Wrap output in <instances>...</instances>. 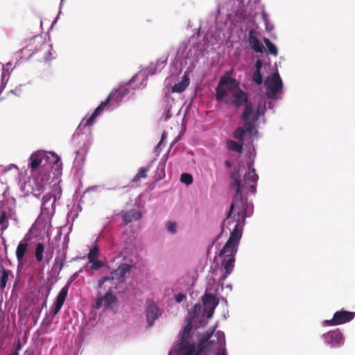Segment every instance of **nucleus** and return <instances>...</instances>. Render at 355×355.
<instances>
[{
	"mask_svg": "<svg viewBox=\"0 0 355 355\" xmlns=\"http://www.w3.org/2000/svg\"><path fill=\"white\" fill-rule=\"evenodd\" d=\"M231 178L233 180L231 186L236 189V193L227 216L223 222V227L227 226L230 231V236L218 254L219 257H223L221 263L225 270L223 279H225L233 271L235 261L234 257L238 250L247 218L248 205L247 198L243 196V189L245 187L247 181L252 183L256 182L258 180V175L255 173L254 168H250L244 175L243 184L241 183L238 173H232Z\"/></svg>",
	"mask_w": 355,
	"mask_h": 355,
	"instance_id": "obj_1",
	"label": "nucleus"
},
{
	"mask_svg": "<svg viewBox=\"0 0 355 355\" xmlns=\"http://www.w3.org/2000/svg\"><path fill=\"white\" fill-rule=\"evenodd\" d=\"M216 100L239 107L248 102V95L240 87L239 82L229 76L220 78L216 88Z\"/></svg>",
	"mask_w": 355,
	"mask_h": 355,
	"instance_id": "obj_2",
	"label": "nucleus"
},
{
	"mask_svg": "<svg viewBox=\"0 0 355 355\" xmlns=\"http://www.w3.org/2000/svg\"><path fill=\"white\" fill-rule=\"evenodd\" d=\"M192 319L187 321L181 334L177 349L179 355H201L208 345V342L213 336L211 333L207 332L199 340L197 350L192 340L191 331L192 329Z\"/></svg>",
	"mask_w": 355,
	"mask_h": 355,
	"instance_id": "obj_3",
	"label": "nucleus"
},
{
	"mask_svg": "<svg viewBox=\"0 0 355 355\" xmlns=\"http://www.w3.org/2000/svg\"><path fill=\"white\" fill-rule=\"evenodd\" d=\"M31 52V55H37V60L45 62L55 58V52L51 44L44 42L41 37H35L29 44L22 49V52Z\"/></svg>",
	"mask_w": 355,
	"mask_h": 355,
	"instance_id": "obj_4",
	"label": "nucleus"
},
{
	"mask_svg": "<svg viewBox=\"0 0 355 355\" xmlns=\"http://www.w3.org/2000/svg\"><path fill=\"white\" fill-rule=\"evenodd\" d=\"M129 89L128 87H121L118 88L116 90L112 92L107 98L102 101L101 103L95 109L94 112L88 119H84L80 125L90 126L93 124L95 119L105 109L109 108L110 103H113L114 105H116L122 98L129 93Z\"/></svg>",
	"mask_w": 355,
	"mask_h": 355,
	"instance_id": "obj_5",
	"label": "nucleus"
},
{
	"mask_svg": "<svg viewBox=\"0 0 355 355\" xmlns=\"http://www.w3.org/2000/svg\"><path fill=\"white\" fill-rule=\"evenodd\" d=\"M49 174L40 170L35 178L25 183L24 189L37 198H40V195L49 186Z\"/></svg>",
	"mask_w": 355,
	"mask_h": 355,
	"instance_id": "obj_6",
	"label": "nucleus"
},
{
	"mask_svg": "<svg viewBox=\"0 0 355 355\" xmlns=\"http://www.w3.org/2000/svg\"><path fill=\"white\" fill-rule=\"evenodd\" d=\"M132 266L128 263H121L117 269L112 271L110 277H103L98 282L97 289L101 290L103 288L106 282H110V285H114V280L116 279L118 283H123L125 281V274L129 272Z\"/></svg>",
	"mask_w": 355,
	"mask_h": 355,
	"instance_id": "obj_7",
	"label": "nucleus"
},
{
	"mask_svg": "<svg viewBox=\"0 0 355 355\" xmlns=\"http://www.w3.org/2000/svg\"><path fill=\"white\" fill-rule=\"evenodd\" d=\"M266 89V95L269 99H275L283 88V83L279 74L276 72L270 77H268L265 82Z\"/></svg>",
	"mask_w": 355,
	"mask_h": 355,
	"instance_id": "obj_8",
	"label": "nucleus"
},
{
	"mask_svg": "<svg viewBox=\"0 0 355 355\" xmlns=\"http://www.w3.org/2000/svg\"><path fill=\"white\" fill-rule=\"evenodd\" d=\"M62 189L57 185L54 184L50 193L46 194L42 198V209L49 211L50 207L53 210L55 209V202L61 198Z\"/></svg>",
	"mask_w": 355,
	"mask_h": 355,
	"instance_id": "obj_9",
	"label": "nucleus"
},
{
	"mask_svg": "<svg viewBox=\"0 0 355 355\" xmlns=\"http://www.w3.org/2000/svg\"><path fill=\"white\" fill-rule=\"evenodd\" d=\"M354 318L355 312L341 309L334 313L332 319L324 320V325L336 326L343 324L352 321Z\"/></svg>",
	"mask_w": 355,
	"mask_h": 355,
	"instance_id": "obj_10",
	"label": "nucleus"
},
{
	"mask_svg": "<svg viewBox=\"0 0 355 355\" xmlns=\"http://www.w3.org/2000/svg\"><path fill=\"white\" fill-rule=\"evenodd\" d=\"M116 288V284L115 286L110 285L108 290L105 293L104 295H101L100 293H98L97 298L96 300L95 308L98 309L102 306L108 307L112 304L115 303L116 301V297L113 293V288Z\"/></svg>",
	"mask_w": 355,
	"mask_h": 355,
	"instance_id": "obj_11",
	"label": "nucleus"
},
{
	"mask_svg": "<svg viewBox=\"0 0 355 355\" xmlns=\"http://www.w3.org/2000/svg\"><path fill=\"white\" fill-rule=\"evenodd\" d=\"M214 337L216 338V340L210 339L208 342V345L207 346L205 349H211L213 348H216L217 351L215 355H227L224 334L220 332H217L215 334Z\"/></svg>",
	"mask_w": 355,
	"mask_h": 355,
	"instance_id": "obj_12",
	"label": "nucleus"
},
{
	"mask_svg": "<svg viewBox=\"0 0 355 355\" xmlns=\"http://www.w3.org/2000/svg\"><path fill=\"white\" fill-rule=\"evenodd\" d=\"M71 282H69L66 284L59 292L56 301L54 304V307L49 311V313L54 318L58 313L60 311L62 305L64 303L66 297L67 296L68 291Z\"/></svg>",
	"mask_w": 355,
	"mask_h": 355,
	"instance_id": "obj_13",
	"label": "nucleus"
},
{
	"mask_svg": "<svg viewBox=\"0 0 355 355\" xmlns=\"http://www.w3.org/2000/svg\"><path fill=\"white\" fill-rule=\"evenodd\" d=\"M323 338L325 342L332 347L340 346L344 343L343 335L339 329L331 331L323 334Z\"/></svg>",
	"mask_w": 355,
	"mask_h": 355,
	"instance_id": "obj_14",
	"label": "nucleus"
},
{
	"mask_svg": "<svg viewBox=\"0 0 355 355\" xmlns=\"http://www.w3.org/2000/svg\"><path fill=\"white\" fill-rule=\"evenodd\" d=\"M49 158L44 151H36L32 153L29 157V168L31 171H35L36 169L42 166V162L44 159Z\"/></svg>",
	"mask_w": 355,
	"mask_h": 355,
	"instance_id": "obj_15",
	"label": "nucleus"
},
{
	"mask_svg": "<svg viewBox=\"0 0 355 355\" xmlns=\"http://www.w3.org/2000/svg\"><path fill=\"white\" fill-rule=\"evenodd\" d=\"M146 312L148 324L149 327H151L160 314L159 309L153 302H150L147 306Z\"/></svg>",
	"mask_w": 355,
	"mask_h": 355,
	"instance_id": "obj_16",
	"label": "nucleus"
},
{
	"mask_svg": "<svg viewBox=\"0 0 355 355\" xmlns=\"http://www.w3.org/2000/svg\"><path fill=\"white\" fill-rule=\"evenodd\" d=\"M121 216L124 225H128L129 223L138 220L141 218L142 214L141 211L135 209H130L129 211H122Z\"/></svg>",
	"mask_w": 355,
	"mask_h": 355,
	"instance_id": "obj_17",
	"label": "nucleus"
},
{
	"mask_svg": "<svg viewBox=\"0 0 355 355\" xmlns=\"http://www.w3.org/2000/svg\"><path fill=\"white\" fill-rule=\"evenodd\" d=\"M8 210L9 207L3 201H0V230L4 232L8 227Z\"/></svg>",
	"mask_w": 355,
	"mask_h": 355,
	"instance_id": "obj_18",
	"label": "nucleus"
},
{
	"mask_svg": "<svg viewBox=\"0 0 355 355\" xmlns=\"http://www.w3.org/2000/svg\"><path fill=\"white\" fill-rule=\"evenodd\" d=\"M248 42L250 47L257 53H262L263 51V46L256 37V31L254 30H250L248 35Z\"/></svg>",
	"mask_w": 355,
	"mask_h": 355,
	"instance_id": "obj_19",
	"label": "nucleus"
},
{
	"mask_svg": "<svg viewBox=\"0 0 355 355\" xmlns=\"http://www.w3.org/2000/svg\"><path fill=\"white\" fill-rule=\"evenodd\" d=\"M28 239L24 238L18 244L16 249V257L19 263H22L25 254L27 252L28 243Z\"/></svg>",
	"mask_w": 355,
	"mask_h": 355,
	"instance_id": "obj_20",
	"label": "nucleus"
},
{
	"mask_svg": "<svg viewBox=\"0 0 355 355\" xmlns=\"http://www.w3.org/2000/svg\"><path fill=\"white\" fill-rule=\"evenodd\" d=\"M189 83L190 81L189 76L184 74L182 76V80L179 83H175L174 86L172 87V92L178 93H181L184 92L189 86Z\"/></svg>",
	"mask_w": 355,
	"mask_h": 355,
	"instance_id": "obj_21",
	"label": "nucleus"
},
{
	"mask_svg": "<svg viewBox=\"0 0 355 355\" xmlns=\"http://www.w3.org/2000/svg\"><path fill=\"white\" fill-rule=\"evenodd\" d=\"M12 272L4 268L3 266H0V289L3 291L6 286L7 282Z\"/></svg>",
	"mask_w": 355,
	"mask_h": 355,
	"instance_id": "obj_22",
	"label": "nucleus"
},
{
	"mask_svg": "<svg viewBox=\"0 0 355 355\" xmlns=\"http://www.w3.org/2000/svg\"><path fill=\"white\" fill-rule=\"evenodd\" d=\"M202 302L205 307H212V309H215L217 306V302H216V297L213 294L206 293L203 296Z\"/></svg>",
	"mask_w": 355,
	"mask_h": 355,
	"instance_id": "obj_23",
	"label": "nucleus"
},
{
	"mask_svg": "<svg viewBox=\"0 0 355 355\" xmlns=\"http://www.w3.org/2000/svg\"><path fill=\"white\" fill-rule=\"evenodd\" d=\"M44 245L42 243H37L35 246V257L37 262H41L44 259Z\"/></svg>",
	"mask_w": 355,
	"mask_h": 355,
	"instance_id": "obj_24",
	"label": "nucleus"
},
{
	"mask_svg": "<svg viewBox=\"0 0 355 355\" xmlns=\"http://www.w3.org/2000/svg\"><path fill=\"white\" fill-rule=\"evenodd\" d=\"M243 105H245V110L243 112L241 118L243 121H247L249 119L250 116L252 114V105L251 102L249 101L246 104H244Z\"/></svg>",
	"mask_w": 355,
	"mask_h": 355,
	"instance_id": "obj_25",
	"label": "nucleus"
},
{
	"mask_svg": "<svg viewBox=\"0 0 355 355\" xmlns=\"http://www.w3.org/2000/svg\"><path fill=\"white\" fill-rule=\"evenodd\" d=\"M263 42L268 49V53L274 56H277L278 51L276 46L268 38L266 37L263 38Z\"/></svg>",
	"mask_w": 355,
	"mask_h": 355,
	"instance_id": "obj_26",
	"label": "nucleus"
},
{
	"mask_svg": "<svg viewBox=\"0 0 355 355\" xmlns=\"http://www.w3.org/2000/svg\"><path fill=\"white\" fill-rule=\"evenodd\" d=\"M227 146L229 150L232 151L237 152L239 153H241L243 152V145L237 143L236 141L229 140L227 142Z\"/></svg>",
	"mask_w": 355,
	"mask_h": 355,
	"instance_id": "obj_27",
	"label": "nucleus"
},
{
	"mask_svg": "<svg viewBox=\"0 0 355 355\" xmlns=\"http://www.w3.org/2000/svg\"><path fill=\"white\" fill-rule=\"evenodd\" d=\"M98 254L99 250L98 247L96 245L89 251L87 255L89 262H93V261L98 259Z\"/></svg>",
	"mask_w": 355,
	"mask_h": 355,
	"instance_id": "obj_28",
	"label": "nucleus"
},
{
	"mask_svg": "<svg viewBox=\"0 0 355 355\" xmlns=\"http://www.w3.org/2000/svg\"><path fill=\"white\" fill-rule=\"evenodd\" d=\"M245 133V130L243 128L239 127L234 132V137L238 139L240 142L243 143L244 141L243 137Z\"/></svg>",
	"mask_w": 355,
	"mask_h": 355,
	"instance_id": "obj_29",
	"label": "nucleus"
},
{
	"mask_svg": "<svg viewBox=\"0 0 355 355\" xmlns=\"http://www.w3.org/2000/svg\"><path fill=\"white\" fill-rule=\"evenodd\" d=\"M252 80L257 85H261L263 83V78L261 74V71H254Z\"/></svg>",
	"mask_w": 355,
	"mask_h": 355,
	"instance_id": "obj_30",
	"label": "nucleus"
},
{
	"mask_svg": "<svg viewBox=\"0 0 355 355\" xmlns=\"http://www.w3.org/2000/svg\"><path fill=\"white\" fill-rule=\"evenodd\" d=\"M149 168H141L139 171L137 173V174L135 175L133 181L137 182L140 178H145L147 177V172L148 171Z\"/></svg>",
	"mask_w": 355,
	"mask_h": 355,
	"instance_id": "obj_31",
	"label": "nucleus"
},
{
	"mask_svg": "<svg viewBox=\"0 0 355 355\" xmlns=\"http://www.w3.org/2000/svg\"><path fill=\"white\" fill-rule=\"evenodd\" d=\"M180 180L182 183L189 185L193 182V177L189 173H184L180 176Z\"/></svg>",
	"mask_w": 355,
	"mask_h": 355,
	"instance_id": "obj_32",
	"label": "nucleus"
},
{
	"mask_svg": "<svg viewBox=\"0 0 355 355\" xmlns=\"http://www.w3.org/2000/svg\"><path fill=\"white\" fill-rule=\"evenodd\" d=\"M244 121V130H245L246 133L251 134L252 132V130L254 128V124L253 121H250L248 120L243 121Z\"/></svg>",
	"mask_w": 355,
	"mask_h": 355,
	"instance_id": "obj_33",
	"label": "nucleus"
},
{
	"mask_svg": "<svg viewBox=\"0 0 355 355\" xmlns=\"http://www.w3.org/2000/svg\"><path fill=\"white\" fill-rule=\"evenodd\" d=\"M177 223L175 222L168 221L166 223L167 230L172 234H175L177 232Z\"/></svg>",
	"mask_w": 355,
	"mask_h": 355,
	"instance_id": "obj_34",
	"label": "nucleus"
},
{
	"mask_svg": "<svg viewBox=\"0 0 355 355\" xmlns=\"http://www.w3.org/2000/svg\"><path fill=\"white\" fill-rule=\"evenodd\" d=\"M53 318H54L49 313H47L42 322V325L45 326L46 327H49L52 323Z\"/></svg>",
	"mask_w": 355,
	"mask_h": 355,
	"instance_id": "obj_35",
	"label": "nucleus"
},
{
	"mask_svg": "<svg viewBox=\"0 0 355 355\" xmlns=\"http://www.w3.org/2000/svg\"><path fill=\"white\" fill-rule=\"evenodd\" d=\"M90 263H92L90 268L92 270H98L103 266V262L101 261L98 260V259L95 261H93V262H90Z\"/></svg>",
	"mask_w": 355,
	"mask_h": 355,
	"instance_id": "obj_36",
	"label": "nucleus"
},
{
	"mask_svg": "<svg viewBox=\"0 0 355 355\" xmlns=\"http://www.w3.org/2000/svg\"><path fill=\"white\" fill-rule=\"evenodd\" d=\"M64 260H65L64 256L62 258H58V257L55 258V263L56 265L59 266V270H61L63 268V266L64 265Z\"/></svg>",
	"mask_w": 355,
	"mask_h": 355,
	"instance_id": "obj_37",
	"label": "nucleus"
},
{
	"mask_svg": "<svg viewBox=\"0 0 355 355\" xmlns=\"http://www.w3.org/2000/svg\"><path fill=\"white\" fill-rule=\"evenodd\" d=\"M263 63L260 59H258L254 64V71H260L262 67Z\"/></svg>",
	"mask_w": 355,
	"mask_h": 355,
	"instance_id": "obj_38",
	"label": "nucleus"
},
{
	"mask_svg": "<svg viewBox=\"0 0 355 355\" xmlns=\"http://www.w3.org/2000/svg\"><path fill=\"white\" fill-rule=\"evenodd\" d=\"M214 309H212V307H211V306L210 307H205V311H206L207 316L208 318L212 317V315L214 314Z\"/></svg>",
	"mask_w": 355,
	"mask_h": 355,
	"instance_id": "obj_39",
	"label": "nucleus"
},
{
	"mask_svg": "<svg viewBox=\"0 0 355 355\" xmlns=\"http://www.w3.org/2000/svg\"><path fill=\"white\" fill-rule=\"evenodd\" d=\"M186 298V296L182 293H178L175 295V299L177 302H181Z\"/></svg>",
	"mask_w": 355,
	"mask_h": 355,
	"instance_id": "obj_40",
	"label": "nucleus"
},
{
	"mask_svg": "<svg viewBox=\"0 0 355 355\" xmlns=\"http://www.w3.org/2000/svg\"><path fill=\"white\" fill-rule=\"evenodd\" d=\"M51 156H52L53 159H54L53 160L54 164L57 165L59 164L60 165H61L60 159L57 155H55V153H52Z\"/></svg>",
	"mask_w": 355,
	"mask_h": 355,
	"instance_id": "obj_41",
	"label": "nucleus"
},
{
	"mask_svg": "<svg viewBox=\"0 0 355 355\" xmlns=\"http://www.w3.org/2000/svg\"><path fill=\"white\" fill-rule=\"evenodd\" d=\"M166 139V132H163L162 135V137H161V139L157 146V148H159Z\"/></svg>",
	"mask_w": 355,
	"mask_h": 355,
	"instance_id": "obj_42",
	"label": "nucleus"
},
{
	"mask_svg": "<svg viewBox=\"0 0 355 355\" xmlns=\"http://www.w3.org/2000/svg\"><path fill=\"white\" fill-rule=\"evenodd\" d=\"M224 164L227 168H230L232 166V163L229 160H226Z\"/></svg>",
	"mask_w": 355,
	"mask_h": 355,
	"instance_id": "obj_43",
	"label": "nucleus"
},
{
	"mask_svg": "<svg viewBox=\"0 0 355 355\" xmlns=\"http://www.w3.org/2000/svg\"><path fill=\"white\" fill-rule=\"evenodd\" d=\"M21 349V344H20V342L19 341L18 344L17 345L16 347H15V349L14 352H18V351Z\"/></svg>",
	"mask_w": 355,
	"mask_h": 355,
	"instance_id": "obj_44",
	"label": "nucleus"
},
{
	"mask_svg": "<svg viewBox=\"0 0 355 355\" xmlns=\"http://www.w3.org/2000/svg\"><path fill=\"white\" fill-rule=\"evenodd\" d=\"M10 355H19V354L16 352H12Z\"/></svg>",
	"mask_w": 355,
	"mask_h": 355,
	"instance_id": "obj_45",
	"label": "nucleus"
},
{
	"mask_svg": "<svg viewBox=\"0 0 355 355\" xmlns=\"http://www.w3.org/2000/svg\"><path fill=\"white\" fill-rule=\"evenodd\" d=\"M250 189H251V190H255V186H254V185H250Z\"/></svg>",
	"mask_w": 355,
	"mask_h": 355,
	"instance_id": "obj_46",
	"label": "nucleus"
},
{
	"mask_svg": "<svg viewBox=\"0 0 355 355\" xmlns=\"http://www.w3.org/2000/svg\"><path fill=\"white\" fill-rule=\"evenodd\" d=\"M52 254H53V252H51L49 259H51L52 257Z\"/></svg>",
	"mask_w": 355,
	"mask_h": 355,
	"instance_id": "obj_47",
	"label": "nucleus"
},
{
	"mask_svg": "<svg viewBox=\"0 0 355 355\" xmlns=\"http://www.w3.org/2000/svg\"><path fill=\"white\" fill-rule=\"evenodd\" d=\"M241 1H243V0H241Z\"/></svg>",
	"mask_w": 355,
	"mask_h": 355,
	"instance_id": "obj_48",
	"label": "nucleus"
}]
</instances>
